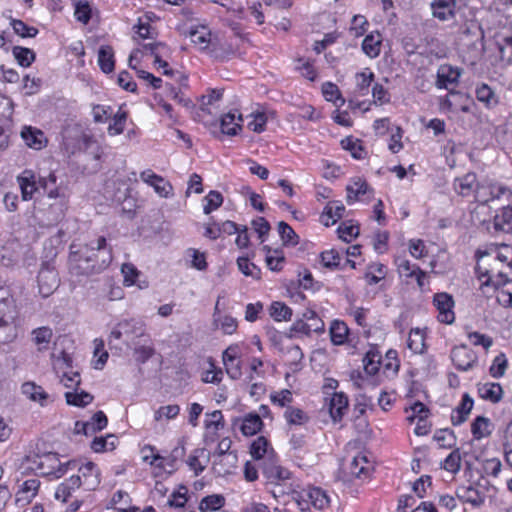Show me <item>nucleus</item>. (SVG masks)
Here are the masks:
<instances>
[{
    "instance_id": "obj_1",
    "label": "nucleus",
    "mask_w": 512,
    "mask_h": 512,
    "mask_svg": "<svg viewBox=\"0 0 512 512\" xmlns=\"http://www.w3.org/2000/svg\"><path fill=\"white\" fill-rule=\"evenodd\" d=\"M71 245L69 269L73 275L89 276L102 272L112 261L111 249L104 236H99L78 250Z\"/></svg>"
},
{
    "instance_id": "obj_2",
    "label": "nucleus",
    "mask_w": 512,
    "mask_h": 512,
    "mask_svg": "<svg viewBox=\"0 0 512 512\" xmlns=\"http://www.w3.org/2000/svg\"><path fill=\"white\" fill-rule=\"evenodd\" d=\"M455 191L462 196H468L475 192L476 198L481 203H489L499 199L501 196H511V191L503 186L490 185L488 187L479 185L475 173L469 172L454 180Z\"/></svg>"
},
{
    "instance_id": "obj_3",
    "label": "nucleus",
    "mask_w": 512,
    "mask_h": 512,
    "mask_svg": "<svg viewBox=\"0 0 512 512\" xmlns=\"http://www.w3.org/2000/svg\"><path fill=\"white\" fill-rule=\"evenodd\" d=\"M475 274L482 281L480 290L485 296H489L488 289L491 288L494 292L499 287L512 281L511 270L506 269V266H502V264H494V261L487 258L481 261L477 260Z\"/></svg>"
},
{
    "instance_id": "obj_4",
    "label": "nucleus",
    "mask_w": 512,
    "mask_h": 512,
    "mask_svg": "<svg viewBox=\"0 0 512 512\" xmlns=\"http://www.w3.org/2000/svg\"><path fill=\"white\" fill-rule=\"evenodd\" d=\"M24 464L27 470L38 475H54L56 478L62 477L69 469L77 467L76 461L61 463L58 454L54 452L26 456Z\"/></svg>"
},
{
    "instance_id": "obj_5",
    "label": "nucleus",
    "mask_w": 512,
    "mask_h": 512,
    "mask_svg": "<svg viewBox=\"0 0 512 512\" xmlns=\"http://www.w3.org/2000/svg\"><path fill=\"white\" fill-rule=\"evenodd\" d=\"M48 198L53 202L48 207L38 211L39 224L43 227H52L61 222L67 210V200L63 194L59 193L58 188H51L48 191Z\"/></svg>"
},
{
    "instance_id": "obj_6",
    "label": "nucleus",
    "mask_w": 512,
    "mask_h": 512,
    "mask_svg": "<svg viewBox=\"0 0 512 512\" xmlns=\"http://www.w3.org/2000/svg\"><path fill=\"white\" fill-rule=\"evenodd\" d=\"M287 493L291 495L301 512L309 511L310 506L322 510L328 507L330 502L326 492L319 487L308 486L301 490L293 489Z\"/></svg>"
},
{
    "instance_id": "obj_7",
    "label": "nucleus",
    "mask_w": 512,
    "mask_h": 512,
    "mask_svg": "<svg viewBox=\"0 0 512 512\" xmlns=\"http://www.w3.org/2000/svg\"><path fill=\"white\" fill-rule=\"evenodd\" d=\"M475 257L478 261L487 258L494 261V264H502V266H506V269L512 271V247L509 245H491L485 250L478 249Z\"/></svg>"
},
{
    "instance_id": "obj_8",
    "label": "nucleus",
    "mask_w": 512,
    "mask_h": 512,
    "mask_svg": "<svg viewBox=\"0 0 512 512\" xmlns=\"http://www.w3.org/2000/svg\"><path fill=\"white\" fill-rule=\"evenodd\" d=\"M59 281L54 265L50 262L42 263L37 277L39 293L44 298L50 296L59 286Z\"/></svg>"
},
{
    "instance_id": "obj_9",
    "label": "nucleus",
    "mask_w": 512,
    "mask_h": 512,
    "mask_svg": "<svg viewBox=\"0 0 512 512\" xmlns=\"http://www.w3.org/2000/svg\"><path fill=\"white\" fill-rule=\"evenodd\" d=\"M144 333L143 324L141 321L135 319L122 320L117 323L111 330L108 337V344L113 345L115 340H120L122 337L137 338Z\"/></svg>"
},
{
    "instance_id": "obj_10",
    "label": "nucleus",
    "mask_w": 512,
    "mask_h": 512,
    "mask_svg": "<svg viewBox=\"0 0 512 512\" xmlns=\"http://www.w3.org/2000/svg\"><path fill=\"white\" fill-rule=\"evenodd\" d=\"M451 359L459 371L472 369L478 360L475 352L469 349L465 344H461L452 349Z\"/></svg>"
},
{
    "instance_id": "obj_11",
    "label": "nucleus",
    "mask_w": 512,
    "mask_h": 512,
    "mask_svg": "<svg viewBox=\"0 0 512 512\" xmlns=\"http://www.w3.org/2000/svg\"><path fill=\"white\" fill-rule=\"evenodd\" d=\"M433 303L438 310V320L441 323L452 324L455 320L453 297L445 292L436 293L433 298Z\"/></svg>"
},
{
    "instance_id": "obj_12",
    "label": "nucleus",
    "mask_w": 512,
    "mask_h": 512,
    "mask_svg": "<svg viewBox=\"0 0 512 512\" xmlns=\"http://www.w3.org/2000/svg\"><path fill=\"white\" fill-rule=\"evenodd\" d=\"M262 474L268 482L279 485L280 482L290 478L291 473L288 469L277 465L272 455L266 457L261 465Z\"/></svg>"
},
{
    "instance_id": "obj_13",
    "label": "nucleus",
    "mask_w": 512,
    "mask_h": 512,
    "mask_svg": "<svg viewBox=\"0 0 512 512\" xmlns=\"http://www.w3.org/2000/svg\"><path fill=\"white\" fill-rule=\"evenodd\" d=\"M140 179L153 187L155 193L162 198H169L173 195L172 185L162 176L154 173L152 170H145L140 173Z\"/></svg>"
},
{
    "instance_id": "obj_14",
    "label": "nucleus",
    "mask_w": 512,
    "mask_h": 512,
    "mask_svg": "<svg viewBox=\"0 0 512 512\" xmlns=\"http://www.w3.org/2000/svg\"><path fill=\"white\" fill-rule=\"evenodd\" d=\"M462 70L449 64H442L437 70L436 86L439 89H448L449 85H456Z\"/></svg>"
},
{
    "instance_id": "obj_15",
    "label": "nucleus",
    "mask_w": 512,
    "mask_h": 512,
    "mask_svg": "<svg viewBox=\"0 0 512 512\" xmlns=\"http://www.w3.org/2000/svg\"><path fill=\"white\" fill-rule=\"evenodd\" d=\"M12 101L0 95V149L7 146L8 135L6 133L5 125L10 122L12 116Z\"/></svg>"
},
{
    "instance_id": "obj_16",
    "label": "nucleus",
    "mask_w": 512,
    "mask_h": 512,
    "mask_svg": "<svg viewBox=\"0 0 512 512\" xmlns=\"http://www.w3.org/2000/svg\"><path fill=\"white\" fill-rule=\"evenodd\" d=\"M87 490H95L101 483V472L97 465L88 461L78 468Z\"/></svg>"
},
{
    "instance_id": "obj_17",
    "label": "nucleus",
    "mask_w": 512,
    "mask_h": 512,
    "mask_svg": "<svg viewBox=\"0 0 512 512\" xmlns=\"http://www.w3.org/2000/svg\"><path fill=\"white\" fill-rule=\"evenodd\" d=\"M21 137L25 144L34 150H41L46 147L48 143L44 132L31 126H25L22 129Z\"/></svg>"
},
{
    "instance_id": "obj_18",
    "label": "nucleus",
    "mask_w": 512,
    "mask_h": 512,
    "mask_svg": "<svg viewBox=\"0 0 512 512\" xmlns=\"http://www.w3.org/2000/svg\"><path fill=\"white\" fill-rule=\"evenodd\" d=\"M456 496L461 502L474 507H480L485 502V495L471 484L459 486L456 489Z\"/></svg>"
},
{
    "instance_id": "obj_19",
    "label": "nucleus",
    "mask_w": 512,
    "mask_h": 512,
    "mask_svg": "<svg viewBox=\"0 0 512 512\" xmlns=\"http://www.w3.org/2000/svg\"><path fill=\"white\" fill-rule=\"evenodd\" d=\"M16 318V305L9 289L6 287H0V321Z\"/></svg>"
},
{
    "instance_id": "obj_20",
    "label": "nucleus",
    "mask_w": 512,
    "mask_h": 512,
    "mask_svg": "<svg viewBox=\"0 0 512 512\" xmlns=\"http://www.w3.org/2000/svg\"><path fill=\"white\" fill-rule=\"evenodd\" d=\"M474 401L468 393H464L459 405L451 413V422L454 426L464 423L473 408Z\"/></svg>"
},
{
    "instance_id": "obj_21",
    "label": "nucleus",
    "mask_w": 512,
    "mask_h": 512,
    "mask_svg": "<svg viewBox=\"0 0 512 512\" xmlns=\"http://www.w3.org/2000/svg\"><path fill=\"white\" fill-rule=\"evenodd\" d=\"M455 0H433L432 15L440 21H447L455 16Z\"/></svg>"
},
{
    "instance_id": "obj_22",
    "label": "nucleus",
    "mask_w": 512,
    "mask_h": 512,
    "mask_svg": "<svg viewBox=\"0 0 512 512\" xmlns=\"http://www.w3.org/2000/svg\"><path fill=\"white\" fill-rule=\"evenodd\" d=\"M348 408V398L342 392L332 395L329 402V412L334 422L340 421Z\"/></svg>"
},
{
    "instance_id": "obj_23",
    "label": "nucleus",
    "mask_w": 512,
    "mask_h": 512,
    "mask_svg": "<svg viewBox=\"0 0 512 512\" xmlns=\"http://www.w3.org/2000/svg\"><path fill=\"white\" fill-rule=\"evenodd\" d=\"M345 211V207L342 203L337 201H330L324 208L322 215L320 216L321 222L325 226H330L339 220Z\"/></svg>"
},
{
    "instance_id": "obj_24",
    "label": "nucleus",
    "mask_w": 512,
    "mask_h": 512,
    "mask_svg": "<svg viewBox=\"0 0 512 512\" xmlns=\"http://www.w3.org/2000/svg\"><path fill=\"white\" fill-rule=\"evenodd\" d=\"M17 182L21 189L23 200H30L33 194L38 190L35 175L30 170H25L21 175H19L17 177Z\"/></svg>"
},
{
    "instance_id": "obj_25",
    "label": "nucleus",
    "mask_w": 512,
    "mask_h": 512,
    "mask_svg": "<svg viewBox=\"0 0 512 512\" xmlns=\"http://www.w3.org/2000/svg\"><path fill=\"white\" fill-rule=\"evenodd\" d=\"M479 397L492 403H498L503 397V389L499 383H479L477 385Z\"/></svg>"
},
{
    "instance_id": "obj_26",
    "label": "nucleus",
    "mask_w": 512,
    "mask_h": 512,
    "mask_svg": "<svg viewBox=\"0 0 512 512\" xmlns=\"http://www.w3.org/2000/svg\"><path fill=\"white\" fill-rule=\"evenodd\" d=\"M21 390L28 399L40 403L41 406L46 405V402L49 399V395L45 390L34 382H25L22 384Z\"/></svg>"
},
{
    "instance_id": "obj_27",
    "label": "nucleus",
    "mask_w": 512,
    "mask_h": 512,
    "mask_svg": "<svg viewBox=\"0 0 512 512\" xmlns=\"http://www.w3.org/2000/svg\"><path fill=\"white\" fill-rule=\"evenodd\" d=\"M187 35L201 50L207 49L211 41V32L206 26L192 27Z\"/></svg>"
},
{
    "instance_id": "obj_28",
    "label": "nucleus",
    "mask_w": 512,
    "mask_h": 512,
    "mask_svg": "<svg viewBox=\"0 0 512 512\" xmlns=\"http://www.w3.org/2000/svg\"><path fill=\"white\" fill-rule=\"evenodd\" d=\"M242 120V115H236L235 112H228L227 114L223 115L220 123L222 133L231 136L236 135L237 131L241 129L239 122Z\"/></svg>"
},
{
    "instance_id": "obj_29",
    "label": "nucleus",
    "mask_w": 512,
    "mask_h": 512,
    "mask_svg": "<svg viewBox=\"0 0 512 512\" xmlns=\"http://www.w3.org/2000/svg\"><path fill=\"white\" fill-rule=\"evenodd\" d=\"M330 338L334 345H343L349 334V328L345 322L340 320L332 321L330 328Z\"/></svg>"
},
{
    "instance_id": "obj_30",
    "label": "nucleus",
    "mask_w": 512,
    "mask_h": 512,
    "mask_svg": "<svg viewBox=\"0 0 512 512\" xmlns=\"http://www.w3.org/2000/svg\"><path fill=\"white\" fill-rule=\"evenodd\" d=\"M98 64L100 66V69L104 73H110L114 70V67H115L114 51L111 46L103 45L99 48Z\"/></svg>"
},
{
    "instance_id": "obj_31",
    "label": "nucleus",
    "mask_w": 512,
    "mask_h": 512,
    "mask_svg": "<svg viewBox=\"0 0 512 512\" xmlns=\"http://www.w3.org/2000/svg\"><path fill=\"white\" fill-rule=\"evenodd\" d=\"M262 425L263 422L259 414L249 413L244 417L240 429L245 436H253L261 430Z\"/></svg>"
},
{
    "instance_id": "obj_32",
    "label": "nucleus",
    "mask_w": 512,
    "mask_h": 512,
    "mask_svg": "<svg viewBox=\"0 0 512 512\" xmlns=\"http://www.w3.org/2000/svg\"><path fill=\"white\" fill-rule=\"evenodd\" d=\"M18 328L16 319L0 321V344L10 343L17 338Z\"/></svg>"
},
{
    "instance_id": "obj_33",
    "label": "nucleus",
    "mask_w": 512,
    "mask_h": 512,
    "mask_svg": "<svg viewBox=\"0 0 512 512\" xmlns=\"http://www.w3.org/2000/svg\"><path fill=\"white\" fill-rule=\"evenodd\" d=\"M346 190H347V203L352 204L354 201H356L359 198V196L367 193L368 184L362 178L357 177L352 180V184L348 185Z\"/></svg>"
},
{
    "instance_id": "obj_34",
    "label": "nucleus",
    "mask_w": 512,
    "mask_h": 512,
    "mask_svg": "<svg viewBox=\"0 0 512 512\" xmlns=\"http://www.w3.org/2000/svg\"><path fill=\"white\" fill-rule=\"evenodd\" d=\"M64 396L68 405L76 407H86L94 399L92 394L84 390L78 392V389L73 392H66Z\"/></svg>"
},
{
    "instance_id": "obj_35",
    "label": "nucleus",
    "mask_w": 512,
    "mask_h": 512,
    "mask_svg": "<svg viewBox=\"0 0 512 512\" xmlns=\"http://www.w3.org/2000/svg\"><path fill=\"white\" fill-rule=\"evenodd\" d=\"M490 419L484 416H477L471 424V432L475 439L480 440L491 434Z\"/></svg>"
},
{
    "instance_id": "obj_36",
    "label": "nucleus",
    "mask_w": 512,
    "mask_h": 512,
    "mask_svg": "<svg viewBox=\"0 0 512 512\" xmlns=\"http://www.w3.org/2000/svg\"><path fill=\"white\" fill-rule=\"evenodd\" d=\"M381 37L379 34L376 36L373 34L367 35L362 42L363 52L370 58H375L380 53Z\"/></svg>"
},
{
    "instance_id": "obj_37",
    "label": "nucleus",
    "mask_w": 512,
    "mask_h": 512,
    "mask_svg": "<svg viewBox=\"0 0 512 512\" xmlns=\"http://www.w3.org/2000/svg\"><path fill=\"white\" fill-rule=\"evenodd\" d=\"M225 504L224 496L220 494H212L204 497L199 505L201 512L217 511L221 509Z\"/></svg>"
},
{
    "instance_id": "obj_38",
    "label": "nucleus",
    "mask_w": 512,
    "mask_h": 512,
    "mask_svg": "<svg viewBox=\"0 0 512 512\" xmlns=\"http://www.w3.org/2000/svg\"><path fill=\"white\" fill-rule=\"evenodd\" d=\"M278 232L284 245L296 246L299 243V236L286 222L280 221L278 223Z\"/></svg>"
},
{
    "instance_id": "obj_39",
    "label": "nucleus",
    "mask_w": 512,
    "mask_h": 512,
    "mask_svg": "<svg viewBox=\"0 0 512 512\" xmlns=\"http://www.w3.org/2000/svg\"><path fill=\"white\" fill-rule=\"evenodd\" d=\"M263 249L267 251L265 261L269 269L272 271H280L282 269V263L285 261L283 252L278 249L272 251L269 246H264Z\"/></svg>"
},
{
    "instance_id": "obj_40",
    "label": "nucleus",
    "mask_w": 512,
    "mask_h": 512,
    "mask_svg": "<svg viewBox=\"0 0 512 512\" xmlns=\"http://www.w3.org/2000/svg\"><path fill=\"white\" fill-rule=\"evenodd\" d=\"M476 98L488 108L498 103L497 96L487 84H482L476 88Z\"/></svg>"
},
{
    "instance_id": "obj_41",
    "label": "nucleus",
    "mask_w": 512,
    "mask_h": 512,
    "mask_svg": "<svg viewBox=\"0 0 512 512\" xmlns=\"http://www.w3.org/2000/svg\"><path fill=\"white\" fill-rule=\"evenodd\" d=\"M108 424V419L103 411H97L89 421L81 424L84 429H88L92 434L103 430Z\"/></svg>"
},
{
    "instance_id": "obj_42",
    "label": "nucleus",
    "mask_w": 512,
    "mask_h": 512,
    "mask_svg": "<svg viewBox=\"0 0 512 512\" xmlns=\"http://www.w3.org/2000/svg\"><path fill=\"white\" fill-rule=\"evenodd\" d=\"M270 316L275 321H288L292 317V309L283 302H273L270 306Z\"/></svg>"
},
{
    "instance_id": "obj_43",
    "label": "nucleus",
    "mask_w": 512,
    "mask_h": 512,
    "mask_svg": "<svg viewBox=\"0 0 512 512\" xmlns=\"http://www.w3.org/2000/svg\"><path fill=\"white\" fill-rule=\"evenodd\" d=\"M495 226L501 230L512 232V205L502 207L501 212L495 216Z\"/></svg>"
},
{
    "instance_id": "obj_44",
    "label": "nucleus",
    "mask_w": 512,
    "mask_h": 512,
    "mask_svg": "<svg viewBox=\"0 0 512 512\" xmlns=\"http://www.w3.org/2000/svg\"><path fill=\"white\" fill-rule=\"evenodd\" d=\"M203 456L208 458L209 452L205 448H197L188 457L187 465L194 471L196 476L202 473L205 469V466L199 461V458Z\"/></svg>"
},
{
    "instance_id": "obj_45",
    "label": "nucleus",
    "mask_w": 512,
    "mask_h": 512,
    "mask_svg": "<svg viewBox=\"0 0 512 512\" xmlns=\"http://www.w3.org/2000/svg\"><path fill=\"white\" fill-rule=\"evenodd\" d=\"M425 337L419 328L412 329L409 333L407 346L414 353H422Z\"/></svg>"
},
{
    "instance_id": "obj_46",
    "label": "nucleus",
    "mask_w": 512,
    "mask_h": 512,
    "mask_svg": "<svg viewBox=\"0 0 512 512\" xmlns=\"http://www.w3.org/2000/svg\"><path fill=\"white\" fill-rule=\"evenodd\" d=\"M115 439V436L112 434H109L106 437H95L91 442V449L96 453L113 450L116 447Z\"/></svg>"
},
{
    "instance_id": "obj_47",
    "label": "nucleus",
    "mask_w": 512,
    "mask_h": 512,
    "mask_svg": "<svg viewBox=\"0 0 512 512\" xmlns=\"http://www.w3.org/2000/svg\"><path fill=\"white\" fill-rule=\"evenodd\" d=\"M284 417L289 425H303L309 419L303 410L296 407H288L284 412Z\"/></svg>"
},
{
    "instance_id": "obj_48",
    "label": "nucleus",
    "mask_w": 512,
    "mask_h": 512,
    "mask_svg": "<svg viewBox=\"0 0 512 512\" xmlns=\"http://www.w3.org/2000/svg\"><path fill=\"white\" fill-rule=\"evenodd\" d=\"M322 93L327 101L334 102L336 105H343L345 99L341 96L340 91L332 82H326L322 85Z\"/></svg>"
},
{
    "instance_id": "obj_49",
    "label": "nucleus",
    "mask_w": 512,
    "mask_h": 512,
    "mask_svg": "<svg viewBox=\"0 0 512 512\" xmlns=\"http://www.w3.org/2000/svg\"><path fill=\"white\" fill-rule=\"evenodd\" d=\"M12 52L19 65L23 67H29L35 60V53L29 48L15 46Z\"/></svg>"
},
{
    "instance_id": "obj_50",
    "label": "nucleus",
    "mask_w": 512,
    "mask_h": 512,
    "mask_svg": "<svg viewBox=\"0 0 512 512\" xmlns=\"http://www.w3.org/2000/svg\"><path fill=\"white\" fill-rule=\"evenodd\" d=\"M126 120L127 112L119 108L108 126V133L112 136L121 134L124 131Z\"/></svg>"
},
{
    "instance_id": "obj_51",
    "label": "nucleus",
    "mask_w": 512,
    "mask_h": 512,
    "mask_svg": "<svg viewBox=\"0 0 512 512\" xmlns=\"http://www.w3.org/2000/svg\"><path fill=\"white\" fill-rule=\"evenodd\" d=\"M206 204L203 207V212L209 215L212 211L218 209L223 203V196L220 192L212 190L204 198Z\"/></svg>"
},
{
    "instance_id": "obj_52",
    "label": "nucleus",
    "mask_w": 512,
    "mask_h": 512,
    "mask_svg": "<svg viewBox=\"0 0 512 512\" xmlns=\"http://www.w3.org/2000/svg\"><path fill=\"white\" fill-rule=\"evenodd\" d=\"M341 146L344 150L350 152L352 158L361 159L363 158V148L360 140L352 137H347L341 141Z\"/></svg>"
},
{
    "instance_id": "obj_53",
    "label": "nucleus",
    "mask_w": 512,
    "mask_h": 512,
    "mask_svg": "<svg viewBox=\"0 0 512 512\" xmlns=\"http://www.w3.org/2000/svg\"><path fill=\"white\" fill-rule=\"evenodd\" d=\"M497 48L502 61L512 63V36L502 37L497 41Z\"/></svg>"
},
{
    "instance_id": "obj_54",
    "label": "nucleus",
    "mask_w": 512,
    "mask_h": 512,
    "mask_svg": "<svg viewBox=\"0 0 512 512\" xmlns=\"http://www.w3.org/2000/svg\"><path fill=\"white\" fill-rule=\"evenodd\" d=\"M33 341L42 350L50 342L52 338V330L48 327H39L32 331Z\"/></svg>"
},
{
    "instance_id": "obj_55",
    "label": "nucleus",
    "mask_w": 512,
    "mask_h": 512,
    "mask_svg": "<svg viewBox=\"0 0 512 512\" xmlns=\"http://www.w3.org/2000/svg\"><path fill=\"white\" fill-rule=\"evenodd\" d=\"M507 365L508 362L505 354L500 353L494 358L493 363L489 368L490 375L496 379L501 378L505 374Z\"/></svg>"
},
{
    "instance_id": "obj_56",
    "label": "nucleus",
    "mask_w": 512,
    "mask_h": 512,
    "mask_svg": "<svg viewBox=\"0 0 512 512\" xmlns=\"http://www.w3.org/2000/svg\"><path fill=\"white\" fill-rule=\"evenodd\" d=\"M320 257H321V261H322V264L324 267H326L328 269L340 268L341 256L337 250L331 249V250L323 251L320 254Z\"/></svg>"
},
{
    "instance_id": "obj_57",
    "label": "nucleus",
    "mask_w": 512,
    "mask_h": 512,
    "mask_svg": "<svg viewBox=\"0 0 512 512\" xmlns=\"http://www.w3.org/2000/svg\"><path fill=\"white\" fill-rule=\"evenodd\" d=\"M395 264L397 266L398 273L400 276L406 278H412L415 275V272L420 268L417 265L411 264L407 259L403 257H397L395 259Z\"/></svg>"
},
{
    "instance_id": "obj_58",
    "label": "nucleus",
    "mask_w": 512,
    "mask_h": 512,
    "mask_svg": "<svg viewBox=\"0 0 512 512\" xmlns=\"http://www.w3.org/2000/svg\"><path fill=\"white\" fill-rule=\"evenodd\" d=\"M339 238L349 243L352 239L359 235V227L348 222H343L337 229Z\"/></svg>"
},
{
    "instance_id": "obj_59",
    "label": "nucleus",
    "mask_w": 512,
    "mask_h": 512,
    "mask_svg": "<svg viewBox=\"0 0 512 512\" xmlns=\"http://www.w3.org/2000/svg\"><path fill=\"white\" fill-rule=\"evenodd\" d=\"M180 412V407L177 404L166 405L159 407L154 413L155 421H161L163 418L167 420L174 419Z\"/></svg>"
},
{
    "instance_id": "obj_60",
    "label": "nucleus",
    "mask_w": 512,
    "mask_h": 512,
    "mask_svg": "<svg viewBox=\"0 0 512 512\" xmlns=\"http://www.w3.org/2000/svg\"><path fill=\"white\" fill-rule=\"evenodd\" d=\"M268 441L265 437L260 436L255 441H253L251 445V456L256 459H266L265 455L267 453Z\"/></svg>"
},
{
    "instance_id": "obj_61",
    "label": "nucleus",
    "mask_w": 512,
    "mask_h": 512,
    "mask_svg": "<svg viewBox=\"0 0 512 512\" xmlns=\"http://www.w3.org/2000/svg\"><path fill=\"white\" fill-rule=\"evenodd\" d=\"M239 270L246 276H251L255 279L260 278V269L253 263H250L248 258L239 257L237 259Z\"/></svg>"
},
{
    "instance_id": "obj_62",
    "label": "nucleus",
    "mask_w": 512,
    "mask_h": 512,
    "mask_svg": "<svg viewBox=\"0 0 512 512\" xmlns=\"http://www.w3.org/2000/svg\"><path fill=\"white\" fill-rule=\"evenodd\" d=\"M11 26L14 32L21 37H35L38 33L37 28L28 26L21 20L12 19Z\"/></svg>"
},
{
    "instance_id": "obj_63",
    "label": "nucleus",
    "mask_w": 512,
    "mask_h": 512,
    "mask_svg": "<svg viewBox=\"0 0 512 512\" xmlns=\"http://www.w3.org/2000/svg\"><path fill=\"white\" fill-rule=\"evenodd\" d=\"M249 117L251 118L248 122V128L250 130L257 133L264 131L267 123V116L264 112L252 113Z\"/></svg>"
},
{
    "instance_id": "obj_64",
    "label": "nucleus",
    "mask_w": 512,
    "mask_h": 512,
    "mask_svg": "<svg viewBox=\"0 0 512 512\" xmlns=\"http://www.w3.org/2000/svg\"><path fill=\"white\" fill-rule=\"evenodd\" d=\"M443 468L449 472L457 473L461 468V455L458 449L453 450L445 459Z\"/></svg>"
}]
</instances>
